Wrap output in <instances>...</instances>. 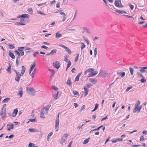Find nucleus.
I'll use <instances>...</instances> for the list:
<instances>
[{
    "instance_id": "obj_32",
    "label": "nucleus",
    "mask_w": 147,
    "mask_h": 147,
    "mask_svg": "<svg viewBox=\"0 0 147 147\" xmlns=\"http://www.w3.org/2000/svg\"><path fill=\"white\" fill-rule=\"evenodd\" d=\"M44 113L43 112H42V111L41 110L40 113V117L41 118H45V116L44 115Z\"/></svg>"
},
{
    "instance_id": "obj_39",
    "label": "nucleus",
    "mask_w": 147,
    "mask_h": 147,
    "mask_svg": "<svg viewBox=\"0 0 147 147\" xmlns=\"http://www.w3.org/2000/svg\"><path fill=\"white\" fill-rule=\"evenodd\" d=\"M98 105L97 104H96L95 105V108L92 111V112H94L97 109L98 107Z\"/></svg>"
},
{
    "instance_id": "obj_14",
    "label": "nucleus",
    "mask_w": 147,
    "mask_h": 147,
    "mask_svg": "<svg viewBox=\"0 0 147 147\" xmlns=\"http://www.w3.org/2000/svg\"><path fill=\"white\" fill-rule=\"evenodd\" d=\"M139 68L140 69V71L142 73H144L146 72V69H147V67H140Z\"/></svg>"
},
{
    "instance_id": "obj_63",
    "label": "nucleus",
    "mask_w": 147,
    "mask_h": 147,
    "mask_svg": "<svg viewBox=\"0 0 147 147\" xmlns=\"http://www.w3.org/2000/svg\"><path fill=\"white\" fill-rule=\"evenodd\" d=\"M73 93L74 95H78L79 94L78 92L76 91H73Z\"/></svg>"
},
{
    "instance_id": "obj_2",
    "label": "nucleus",
    "mask_w": 147,
    "mask_h": 147,
    "mask_svg": "<svg viewBox=\"0 0 147 147\" xmlns=\"http://www.w3.org/2000/svg\"><path fill=\"white\" fill-rule=\"evenodd\" d=\"M6 105L4 104L0 111V115L3 120L6 116Z\"/></svg>"
},
{
    "instance_id": "obj_53",
    "label": "nucleus",
    "mask_w": 147,
    "mask_h": 147,
    "mask_svg": "<svg viewBox=\"0 0 147 147\" xmlns=\"http://www.w3.org/2000/svg\"><path fill=\"white\" fill-rule=\"evenodd\" d=\"M140 81L142 83H144L146 82V80L144 78H142L141 80Z\"/></svg>"
},
{
    "instance_id": "obj_61",
    "label": "nucleus",
    "mask_w": 147,
    "mask_h": 147,
    "mask_svg": "<svg viewBox=\"0 0 147 147\" xmlns=\"http://www.w3.org/2000/svg\"><path fill=\"white\" fill-rule=\"evenodd\" d=\"M59 46H60L61 47H62V48H63L65 49H66V48H67V47H66L65 46H64V45H59Z\"/></svg>"
},
{
    "instance_id": "obj_55",
    "label": "nucleus",
    "mask_w": 147,
    "mask_h": 147,
    "mask_svg": "<svg viewBox=\"0 0 147 147\" xmlns=\"http://www.w3.org/2000/svg\"><path fill=\"white\" fill-rule=\"evenodd\" d=\"M49 71L52 73V75H53L54 74L55 71L53 70L49 69Z\"/></svg>"
},
{
    "instance_id": "obj_6",
    "label": "nucleus",
    "mask_w": 147,
    "mask_h": 147,
    "mask_svg": "<svg viewBox=\"0 0 147 147\" xmlns=\"http://www.w3.org/2000/svg\"><path fill=\"white\" fill-rule=\"evenodd\" d=\"M23 75H22L21 73L19 74V72H17L16 74V76H15V80L19 82L20 81V79L21 77Z\"/></svg>"
},
{
    "instance_id": "obj_57",
    "label": "nucleus",
    "mask_w": 147,
    "mask_h": 147,
    "mask_svg": "<svg viewBox=\"0 0 147 147\" xmlns=\"http://www.w3.org/2000/svg\"><path fill=\"white\" fill-rule=\"evenodd\" d=\"M15 52L16 53L17 55L18 56L19 58L20 57V53L18 51L16 50L15 51Z\"/></svg>"
},
{
    "instance_id": "obj_16",
    "label": "nucleus",
    "mask_w": 147,
    "mask_h": 147,
    "mask_svg": "<svg viewBox=\"0 0 147 147\" xmlns=\"http://www.w3.org/2000/svg\"><path fill=\"white\" fill-rule=\"evenodd\" d=\"M66 84L68 86H71L72 83L71 81V78H69L67 80L66 82Z\"/></svg>"
},
{
    "instance_id": "obj_51",
    "label": "nucleus",
    "mask_w": 147,
    "mask_h": 147,
    "mask_svg": "<svg viewBox=\"0 0 147 147\" xmlns=\"http://www.w3.org/2000/svg\"><path fill=\"white\" fill-rule=\"evenodd\" d=\"M27 11H28L30 12V13H32V10L31 8H29L28 9Z\"/></svg>"
},
{
    "instance_id": "obj_48",
    "label": "nucleus",
    "mask_w": 147,
    "mask_h": 147,
    "mask_svg": "<svg viewBox=\"0 0 147 147\" xmlns=\"http://www.w3.org/2000/svg\"><path fill=\"white\" fill-rule=\"evenodd\" d=\"M129 70L130 71V72L131 73V74L132 75L133 74V72H134V69L133 68H129Z\"/></svg>"
},
{
    "instance_id": "obj_8",
    "label": "nucleus",
    "mask_w": 147,
    "mask_h": 147,
    "mask_svg": "<svg viewBox=\"0 0 147 147\" xmlns=\"http://www.w3.org/2000/svg\"><path fill=\"white\" fill-rule=\"evenodd\" d=\"M50 107V106H47L45 107L44 108L42 109L41 111L44 113L47 114L48 113V110Z\"/></svg>"
},
{
    "instance_id": "obj_34",
    "label": "nucleus",
    "mask_w": 147,
    "mask_h": 147,
    "mask_svg": "<svg viewBox=\"0 0 147 147\" xmlns=\"http://www.w3.org/2000/svg\"><path fill=\"white\" fill-rule=\"evenodd\" d=\"M59 92H57L56 94L54 96V98L57 99H58L59 97V96L58 95Z\"/></svg>"
},
{
    "instance_id": "obj_4",
    "label": "nucleus",
    "mask_w": 147,
    "mask_h": 147,
    "mask_svg": "<svg viewBox=\"0 0 147 147\" xmlns=\"http://www.w3.org/2000/svg\"><path fill=\"white\" fill-rule=\"evenodd\" d=\"M68 134H65L63 135H62L61 137V139L59 143L62 144L63 142H65L66 140H67V138L68 137Z\"/></svg>"
},
{
    "instance_id": "obj_9",
    "label": "nucleus",
    "mask_w": 147,
    "mask_h": 147,
    "mask_svg": "<svg viewBox=\"0 0 147 147\" xmlns=\"http://www.w3.org/2000/svg\"><path fill=\"white\" fill-rule=\"evenodd\" d=\"M82 30L81 31L82 33H84L85 32H86L88 34H90L91 32L86 27H83L82 28Z\"/></svg>"
},
{
    "instance_id": "obj_46",
    "label": "nucleus",
    "mask_w": 147,
    "mask_h": 147,
    "mask_svg": "<svg viewBox=\"0 0 147 147\" xmlns=\"http://www.w3.org/2000/svg\"><path fill=\"white\" fill-rule=\"evenodd\" d=\"M9 47L11 49H13L14 48V45L13 44L9 45Z\"/></svg>"
},
{
    "instance_id": "obj_62",
    "label": "nucleus",
    "mask_w": 147,
    "mask_h": 147,
    "mask_svg": "<svg viewBox=\"0 0 147 147\" xmlns=\"http://www.w3.org/2000/svg\"><path fill=\"white\" fill-rule=\"evenodd\" d=\"M140 104V101L139 100H138V102H137V103H136L135 105L137 106H139Z\"/></svg>"
},
{
    "instance_id": "obj_26",
    "label": "nucleus",
    "mask_w": 147,
    "mask_h": 147,
    "mask_svg": "<svg viewBox=\"0 0 147 147\" xmlns=\"http://www.w3.org/2000/svg\"><path fill=\"white\" fill-rule=\"evenodd\" d=\"M6 71L9 74H10L11 73V65L9 64L8 68L6 69Z\"/></svg>"
},
{
    "instance_id": "obj_25",
    "label": "nucleus",
    "mask_w": 147,
    "mask_h": 147,
    "mask_svg": "<svg viewBox=\"0 0 147 147\" xmlns=\"http://www.w3.org/2000/svg\"><path fill=\"white\" fill-rule=\"evenodd\" d=\"M26 70L25 67L23 66L22 67V69L21 72V74L22 75H23L24 73H25Z\"/></svg>"
},
{
    "instance_id": "obj_38",
    "label": "nucleus",
    "mask_w": 147,
    "mask_h": 147,
    "mask_svg": "<svg viewBox=\"0 0 147 147\" xmlns=\"http://www.w3.org/2000/svg\"><path fill=\"white\" fill-rule=\"evenodd\" d=\"M83 39H84V40L86 41V42L87 44L88 45L89 43V40H88V39L87 38H86L85 37H84V36H83Z\"/></svg>"
},
{
    "instance_id": "obj_27",
    "label": "nucleus",
    "mask_w": 147,
    "mask_h": 147,
    "mask_svg": "<svg viewBox=\"0 0 147 147\" xmlns=\"http://www.w3.org/2000/svg\"><path fill=\"white\" fill-rule=\"evenodd\" d=\"M53 134L52 132H50L47 136V140L48 141L51 137L52 136Z\"/></svg>"
},
{
    "instance_id": "obj_15",
    "label": "nucleus",
    "mask_w": 147,
    "mask_h": 147,
    "mask_svg": "<svg viewBox=\"0 0 147 147\" xmlns=\"http://www.w3.org/2000/svg\"><path fill=\"white\" fill-rule=\"evenodd\" d=\"M14 124H12L10 125H7V129L8 131H10L11 129H12L13 128Z\"/></svg>"
},
{
    "instance_id": "obj_44",
    "label": "nucleus",
    "mask_w": 147,
    "mask_h": 147,
    "mask_svg": "<svg viewBox=\"0 0 147 147\" xmlns=\"http://www.w3.org/2000/svg\"><path fill=\"white\" fill-rule=\"evenodd\" d=\"M90 138H88L87 139L85 140H84L83 144H86L88 143V142L89 141V139Z\"/></svg>"
},
{
    "instance_id": "obj_12",
    "label": "nucleus",
    "mask_w": 147,
    "mask_h": 147,
    "mask_svg": "<svg viewBox=\"0 0 147 147\" xmlns=\"http://www.w3.org/2000/svg\"><path fill=\"white\" fill-rule=\"evenodd\" d=\"M36 65V63L34 62L31 65L30 67L29 71V74L30 75L33 69Z\"/></svg>"
},
{
    "instance_id": "obj_58",
    "label": "nucleus",
    "mask_w": 147,
    "mask_h": 147,
    "mask_svg": "<svg viewBox=\"0 0 147 147\" xmlns=\"http://www.w3.org/2000/svg\"><path fill=\"white\" fill-rule=\"evenodd\" d=\"M129 5L131 10H133L134 8V6L130 4H129Z\"/></svg>"
},
{
    "instance_id": "obj_56",
    "label": "nucleus",
    "mask_w": 147,
    "mask_h": 147,
    "mask_svg": "<svg viewBox=\"0 0 147 147\" xmlns=\"http://www.w3.org/2000/svg\"><path fill=\"white\" fill-rule=\"evenodd\" d=\"M46 4V3H41V4H36L38 5V6H41L42 5H45Z\"/></svg>"
},
{
    "instance_id": "obj_11",
    "label": "nucleus",
    "mask_w": 147,
    "mask_h": 147,
    "mask_svg": "<svg viewBox=\"0 0 147 147\" xmlns=\"http://www.w3.org/2000/svg\"><path fill=\"white\" fill-rule=\"evenodd\" d=\"M26 91L27 92L32 93L33 95H34L35 94V91L34 89L33 88H27Z\"/></svg>"
},
{
    "instance_id": "obj_43",
    "label": "nucleus",
    "mask_w": 147,
    "mask_h": 147,
    "mask_svg": "<svg viewBox=\"0 0 147 147\" xmlns=\"http://www.w3.org/2000/svg\"><path fill=\"white\" fill-rule=\"evenodd\" d=\"M18 94L20 95V97H22L23 95V92L22 90H20L18 92Z\"/></svg>"
},
{
    "instance_id": "obj_24",
    "label": "nucleus",
    "mask_w": 147,
    "mask_h": 147,
    "mask_svg": "<svg viewBox=\"0 0 147 147\" xmlns=\"http://www.w3.org/2000/svg\"><path fill=\"white\" fill-rule=\"evenodd\" d=\"M62 36L61 34L59 33V32H57L55 34V37L57 38H59L61 37Z\"/></svg>"
},
{
    "instance_id": "obj_47",
    "label": "nucleus",
    "mask_w": 147,
    "mask_h": 147,
    "mask_svg": "<svg viewBox=\"0 0 147 147\" xmlns=\"http://www.w3.org/2000/svg\"><path fill=\"white\" fill-rule=\"evenodd\" d=\"M65 59H64V61H65L66 62H68L69 60H68L67 56V55H65L64 56Z\"/></svg>"
},
{
    "instance_id": "obj_50",
    "label": "nucleus",
    "mask_w": 147,
    "mask_h": 147,
    "mask_svg": "<svg viewBox=\"0 0 147 147\" xmlns=\"http://www.w3.org/2000/svg\"><path fill=\"white\" fill-rule=\"evenodd\" d=\"M102 127V125L101 126H100V127H98V128H97L96 129H94L93 130H91L90 131V132L91 131H97V130H99V129H100V128Z\"/></svg>"
},
{
    "instance_id": "obj_49",
    "label": "nucleus",
    "mask_w": 147,
    "mask_h": 147,
    "mask_svg": "<svg viewBox=\"0 0 147 147\" xmlns=\"http://www.w3.org/2000/svg\"><path fill=\"white\" fill-rule=\"evenodd\" d=\"M65 50L67 52H68L69 54H71V50L67 47V48H66Z\"/></svg>"
},
{
    "instance_id": "obj_3",
    "label": "nucleus",
    "mask_w": 147,
    "mask_h": 147,
    "mask_svg": "<svg viewBox=\"0 0 147 147\" xmlns=\"http://www.w3.org/2000/svg\"><path fill=\"white\" fill-rule=\"evenodd\" d=\"M29 15L28 14H24L21 15V16H20L19 17V18H21L20 19V21L21 23H25V19L28 18Z\"/></svg>"
},
{
    "instance_id": "obj_60",
    "label": "nucleus",
    "mask_w": 147,
    "mask_h": 147,
    "mask_svg": "<svg viewBox=\"0 0 147 147\" xmlns=\"http://www.w3.org/2000/svg\"><path fill=\"white\" fill-rule=\"evenodd\" d=\"M125 73L124 72H122V73H121V77L122 78H123L124 77L125 75Z\"/></svg>"
},
{
    "instance_id": "obj_37",
    "label": "nucleus",
    "mask_w": 147,
    "mask_h": 147,
    "mask_svg": "<svg viewBox=\"0 0 147 147\" xmlns=\"http://www.w3.org/2000/svg\"><path fill=\"white\" fill-rule=\"evenodd\" d=\"M29 131L31 132H36V129L33 128H30L29 129Z\"/></svg>"
},
{
    "instance_id": "obj_36",
    "label": "nucleus",
    "mask_w": 147,
    "mask_h": 147,
    "mask_svg": "<svg viewBox=\"0 0 147 147\" xmlns=\"http://www.w3.org/2000/svg\"><path fill=\"white\" fill-rule=\"evenodd\" d=\"M37 12L38 13L42 16H45L46 15L45 13L43 12H42L40 10H37Z\"/></svg>"
},
{
    "instance_id": "obj_40",
    "label": "nucleus",
    "mask_w": 147,
    "mask_h": 147,
    "mask_svg": "<svg viewBox=\"0 0 147 147\" xmlns=\"http://www.w3.org/2000/svg\"><path fill=\"white\" fill-rule=\"evenodd\" d=\"M67 63H67V67L66 69V71L67 70V69L69 67H70V66L71 65V62L69 60V61L68 62H67Z\"/></svg>"
},
{
    "instance_id": "obj_54",
    "label": "nucleus",
    "mask_w": 147,
    "mask_h": 147,
    "mask_svg": "<svg viewBox=\"0 0 147 147\" xmlns=\"http://www.w3.org/2000/svg\"><path fill=\"white\" fill-rule=\"evenodd\" d=\"M79 55L78 54L77 55V56L76 57L75 59L74 60V61L75 62H76L78 61V59Z\"/></svg>"
},
{
    "instance_id": "obj_42",
    "label": "nucleus",
    "mask_w": 147,
    "mask_h": 147,
    "mask_svg": "<svg viewBox=\"0 0 147 147\" xmlns=\"http://www.w3.org/2000/svg\"><path fill=\"white\" fill-rule=\"evenodd\" d=\"M97 48H95L94 49V57H95L96 55L97 54Z\"/></svg>"
},
{
    "instance_id": "obj_41",
    "label": "nucleus",
    "mask_w": 147,
    "mask_h": 147,
    "mask_svg": "<svg viewBox=\"0 0 147 147\" xmlns=\"http://www.w3.org/2000/svg\"><path fill=\"white\" fill-rule=\"evenodd\" d=\"M24 48H25V47H19L18 48V50L20 52H21L23 51V49H24Z\"/></svg>"
},
{
    "instance_id": "obj_64",
    "label": "nucleus",
    "mask_w": 147,
    "mask_h": 147,
    "mask_svg": "<svg viewBox=\"0 0 147 147\" xmlns=\"http://www.w3.org/2000/svg\"><path fill=\"white\" fill-rule=\"evenodd\" d=\"M92 85H90V84H86L85 86L84 87H86L87 88H89L90 87V86H91Z\"/></svg>"
},
{
    "instance_id": "obj_28",
    "label": "nucleus",
    "mask_w": 147,
    "mask_h": 147,
    "mask_svg": "<svg viewBox=\"0 0 147 147\" xmlns=\"http://www.w3.org/2000/svg\"><path fill=\"white\" fill-rule=\"evenodd\" d=\"M28 147H38V146H36L34 144L30 143L28 145Z\"/></svg>"
},
{
    "instance_id": "obj_5",
    "label": "nucleus",
    "mask_w": 147,
    "mask_h": 147,
    "mask_svg": "<svg viewBox=\"0 0 147 147\" xmlns=\"http://www.w3.org/2000/svg\"><path fill=\"white\" fill-rule=\"evenodd\" d=\"M100 76L105 77L108 76V72L106 71H101L98 74Z\"/></svg>"
},
{
    "instance_id": "obj_45",
    "label": "nucleus",
    "mask_w": 147,
    "mask_h": 147,
    "mask_svg": "<svg viewBox=\"0 0 147 147\" xmlns=\"http://www.w3.org/2000/svg\"><path fill=\"white\" fill-rule=\"evenodd\" d=\"M137 74L138 75L139 77H140V78L144 77L142 74L141 73L138 72H137Z\"/></svg>"
},
{
    "instance_id": "obj_1",
    "label": "nucleus",
    "mask_w": 147,
    "mask_h": 147,
    "mask_svg": "<svg viewBox=\"0 0 147 147\" xmlns=\"http://www.w3.org/2000/svg\"><path fill=\"white\" fill-rule=\"evenodd\" d=\"M89 73V77H93L96 75L98 73L96 71H94L92 68H89L86 70L84 72V74L86 75L87 73Z\"/></svg>"
},
{
    "instance_id": "obj_23",
    "label": "nucleus",
    "mask_w": 147,
    "mask_h": 147,
    "mask_svg": "<svg viewBox=\"0 0 147 147\" xmlns=\"http://www.w3.org/2000/svg\"><path fill=\"white\" fill-rule=\"evenodd\" d=\"M139 110V106L135 105V107L133 110V112L135 113L137 111H138H138Z\"/></svg>"
},
{
    "instance_id": "obj_52",
    "label": "nucleus",
    "mask_w": 147,
    "mask_h": 147,
    "mask_svg": "<svg viewBox=\"0 0 147 147\" xmlns=\"http://www.w3.org/2000/svg\"><path fill=\"white\" fill-rule=\"evenodd\" d=\"M140 140L141 142H143L144 140V137L143 136H141L140 137Z\"/></svg>"
},
{
    "instance_id": "obj_10",
    "label": "nucleus",
    "mask_w": 147,
    "mask_h": 147,
    "mask_svg": "<svg viewBox=\"0 0 147 147\" xmlns=\"http://www.w3.org/2000/svg\"><path fill=\"white\" fill-rule=\"evenodd\" d=\"M59 121V119H56L55 125V129L56 131H58V130Z\"/></svg>"
},
{
    "instance_id": "obj_22",
    "label": "nucleus",
    "mask_w": 147,
    "mask_h": 147,
    "mask_svg": "<svg viewBox=\"0 0 147 147\" xmlns=\"http://www.w3.org/2000/svg\"><path fill=\"white\" fill-rule=\"evenodd\" d=\"M115 11L119 13L123 14V13H127L126 12L124 11L123 10H119L117 9L115 10Z\"/></svg>"
},
{
    "instance_id": "obj_35",
    "label": "nucleus",
    "mask_w": 147,
    "mask_h": 147,
    "mask_svg": "<svg viewBox=\"0 0 147 147\" xmlns=\"http://www.w3.org/2000/svg\"><path fill=\"white\" fill-rule=\"evenodd\" d=\"M36 72L35 69H34L33 71H32V73H31L30 74V76H31L32 78H33L34 77V75L35 74Z\"/></svg>"
},
{
    "instance_id": "obj_17",
    "label": "nucleus",
    "mask_w": 147,
    "mask_h": 147,
    "mask_svg": "<svg viewBox=\"0 0 147 147\" xmlns=\"http://www.w3.org/2000/svg\"><path fill=\"white\" fill-rule=\"evenodd\" d=\"M123 140V139L121 138H117L115 140H113L112 141V142L113 143H116L118 141H121Z\"/></svg>"
},
{
    "instance_id": "obj_33",
    "label": "nucleus",
    "mask_w": 147,
    "mask_h": 147,
    "mask_svg": "<svg viewBox=\"0 0 147 147\" xmlns=\"http://www.w3.org/2000/svg\"><path fill=\"white\" fill-rule=\"evenodd\" d=\"M10 100V98H7L4 99L3 101V103L7 102Z\"/></svg>"
},
{
    "instance_id": "obj_18",
    "label": "nucleus",
    "mask_w": 147,
    "mask_h": 147,
    "mask_svg": "<svg viewBox=\"0 0 147 147\" xmlns=\"http://www.w3.org/2000/svg\"><path fill=\"white\" fill-rule=\"evenodd\" d=\"M89 81L94 84H95L97 82V80L93 78H91L89 79Z\"/></svg>"
},
{
    "instance_id": "obj_21",
    "label": "nucleus",
    "mask_w": 147,
    "mask_h": 147,
    "mask_svg": "<svg viewBox=\"0 0 147 147\" xmlns=\"http://www.w3.org/2000/svg\"><path fill=\"white\" fill-rule=\"evenodd\" d=\"M9 56L13 59H14L15 57L13 55V53L11 52L10 51H9Z\"/></svg>"
},
{
    "instance_id": "obj_31",
    "label": "nucleus",
    "mask_w": 147,
    "mask_h": 147,
    "mask_svg": "<svg viewBox=\"0 0 147 147\" xmlns=\"http://www.w3.org/2000/svg\"><path fill=\"white\" fill-rule=\"evenodd\" d=\"M84 96H86L88 94V90L85 87H84Z\"/></svg>"
},
{
    "instance_id": "obj_29",
    "label": "nucleus",
    "mask_w": 147,
    "mask_h": 147,
    "mask_svg": "<svg viewBox=\"0 0 147 147\" xmlns=\"http://www.w3.org/2000/svg\"><path fill=\"white\" fill-rule=\"evenodd\" d=\"M15 24L16 25H25L26 24L25 23H21V22H16Z\"/></svg>"
},
{
    "instance_id": "obj_30",
    "label": "nucleus",
    "mask_w": 147,
    "mask_h": 147,
    "mask_svg": "<svg viewBox=\"0 0 147 147\" xmlns=\"http://www.w3.org/2000/svg\"><path fill=\"white\" fill-rule=\"evenodd\" d=\"M57 51V50L56 49L52 50L50 53L51 55H53L56 53Z\"/></svg>"
},
{
    "instance_id": "obj_20",
    "label": "nucleus",
    "mask_w": 147,
    "mask_h": 147,
    "mask_svg": "<svg viewBox=\"0 0 147 147\" xmlns=\"http://www.w3.org/2000/svg\"><path fill=\"white\" fill-rule=\"evenodd\" d=\"M79 43L80 44H81V49L82 50L85 47L86 45L82 42H80Z\"/></svg>"
},
{
    "instance_id": "obj_7",
    "label": "nucleus",
    "mask_w": 147,
    "mask_h": 147,
    "mask_svg": "<svg viewBox=\"0 0 147 147\" xmlns=\"http://www.w3.org/2000/svg\"><path fill=\"white\" fill-rule=\"evenodd\" d=\"M115 4L116 6L118 7H122L123 5L121 3V0H117L115 2Z\"/></svg>"
},
{
    "instance_id": "obj_59",
    "label": "nucleus",
    "mask_w": 147,
    "mask_h": 147,
    "mask_svg": "<svg viewBox=\"0 0 147 147\" xmlns=\"http://www.w3.org/2000/svg\"><path fill=\"white\" fill-rule=\"evenodd\" d=\"M52 88L54 90H55L56 91H57L58 89L57 88L55 87V86H52Z\"/></svg>"
},
{
    "instance_id": "obj_13",
    "label": "nucleus",
    "mask_w": 147,
    "mask_h": 147,
    "mask_svg": "<svg viewBox=\"0 0 147 147\" xmlns=\"http://www.w3.org/2000/svg\"><path fill=\"white\" fill-rule=\"evenodd\" d=\"M53 64V66L57 69H59L60 67L59 63L58 61H56L54 62Z\"/></svg>"
},
{
    "instance_id": "obj_19",
    "label": "nucleus",
    "mask_w": 147,
    "mask_h": 147,
    "mask_svg": "<svg viewBox=\"0 0 147 147\" xmlns=\"http://www.w3.org/2000/svg\"><path fill=\"white\" fill-rule=\"evenodd\" d=\"M18 112V110L17 109H15L13 111V113H12V116L13 117L15 116Z\"/></svg>"
}]
</instances>
